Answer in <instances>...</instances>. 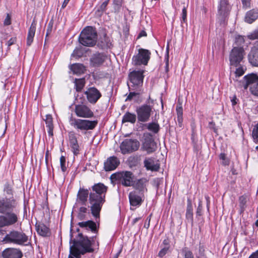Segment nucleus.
<instances>
[{"label": "nucleus", "instance_id": "338daca9", "mask_svg": "<svg viewBox=\"0 0 258 258\" xmlns=\"http://www.w3.org/2000/svg\"><path fill=\"white\" fill-rule=\"evenodd\" d=\"M16 42V38H12L7 42L8 46H10Z\"/></svg>", "mask_w": 258, "mask_h": 258}, {"label": "nucleus", "instance_id": "c85d7f7f", "mask_svg": "<svg viewBox=\"0 0 258 258\" xmlns=\"http://www.w3.org/2000/svg\"><path fill=\"white\" fill-rule=\"evenodd\" d=\"M78 225L81 228H85L87 230L89 229L94 233H97L98 231L96 223L91 220L79 222Z\"/></svg>", "mask_w": 258, "mask_h": 258}, {"label": "nucleus", "instance_id": "473e14b6", "mask_svg": "<svg viewBox=\"0 0 258 258\" xmlns=\"http://www.w3.org/2000/svg\"><path fill=\"white\" fill-rule=\"evenodd\" d=\"M128 87L129 90L131 91L127 96L126 100H131L134 97L140 95L142 93V88H139V90L137 87Z\"/></svg>", "mask_w": 258, "mask_h": 258}, {"label": "nucleus", "instance_id": "f8f14e48", "mask_svg": "<svg viewBox=\"0 0 258 258\" xmlns=\"http://www.w3.org/2000/svg\"><path fill=\"white\" fill-rule=\"evenodd\" d=\"M244 49L242 47H234L229 56L230 64L237 66L243 58Z\"/></svg>", "mask_w": 258, "mask_h": 258}, {"label": "nucleus", "instance_id": "e433bc0d", "mask_svg": "<svg viewBox=\"0 0 258 258\" xmlns=\"http://www.w3.org/2000/svg\"><path fill=\"white\" fill-rule=\"evenodd\" d=\"M74 83L76 91L77 92H80L85 85V80L84 78L76 79Z\"/></svg>", "mask_w": 258, "mask_h": 258}, {"label": "nucleus", "instance_id": "a878e982", "mask_svg": "<svg viewBox=\"0 0 258 258\" xmlns=\"http://www.w3.org/2000/svg\"><path fill=\"white\" fill-rule=\"evenodd\" d=\"M93 192H90V194H96L97 195L99 196H104V198H105L106 193L107 190V187L104 185L102 183H98L95 184L92 187Z\"/></svg>", "mask_w": 258, "mask_h": 258}, {"label": "nucleus", "instance_id": "ea45409f", "mask_svg": "<svg viewBox=\"0 0 258 258\" xmlns=\"http://www.w3.org/2000/svg\"><path fill=\"white\" fill-rule=\"evenodd\" d=\"M69 137L70 146L78 144L76 136L74 132L70 133Z\"/></svg>", "mask_w": 258, "mask_h": 258}, {"label": "nucleus", "instance_id": "6ab92c4d", "mask_svg": "<svg viewBox=\"0 0 258 258\" xmlns=\"http://www.w3.org/2000/svg\"><path fill=\"white\" fill-rule=\"evenodd\" d=\"M23 256L22 251L17 248H7L2 253L3 258H21Z\"/></svg>", "mask_w": 258, "mask_h": 258}, {"label": "nucleus", "instance_id": "2eb2a0df", "mask_svg": "<svg viewBox=\"0 0 258 258\" xmlns=\"http://www.w3.org/2000/svg\"><path fill=\"white\" fill-rule=\"evenodd\" d=\"M84 94L88 101L92 104H95L102 96L100 92L94 87L88 88Z\"/></svg>", "mask_w": 258, "mask_h": 258}, {"label": "nucleus", "instance_id": "1a4fd4ad", "mask_svg": "<svg viewBox=\"0 0 258 258\" xmlns=\"http://www.w3.org/2000/svg\"><path fill=\"white\" fill-rule=\"evenodd\" d=\"M151 52L149 50L140 48L138 53L132 58V63L134 66L147 65L150 59Z\"/></svg>", "mask_w": 258, "mask_h": 258}, {"label": "nucleus", "instance_id": "cd10ccee", "mask_svg": "<svg viewBox=\"0 0 258 258\" xmlns=\"http://www.w3.org/2000/svg\"><path fill=\"white\" fill-rule=\"evenodd\" d=\"M145 167L148 170L153 171H158L160 168L159 165L152 158L146 159L144 161Z\"/></svg>", "mask_w": 258, "mask_h": 258}, {"label": "nucleus", "instance_id": "c9c22d12", "mask_svg": "<svg viewBox=\"0 0 258 258\" xmlns=\"http://www.w3.org/2000/svg\"><path fill=\"white\" fill-rule=\"evenodd\" d=\"M186 218L189 220L191 222L193 221V213H192V207L191 202L189 201H188L186 214H185Z\"/></svg>", "mask_w": 258, "mask_h": 258}, {"label": "nucleus", "instance_id": "a211bd4d", "mask_svg": "<svg viewBox=\"0 0 258 258\" xmlns=\"http://www.w3.org/2000/svg\"><path fill=\"white\" fill-rule=\"evenodd\" d=\"M229 11L228 1H220L218 9V18L220 23L225 21Z\"/></svg>", "mask_w": 258, "mask_h": 258}, {"label": "nucleus", "instance_id": "58836bf2", "mask_svg": "<svg viewBox=\"0 0 258 258\" xmlns=\"http://www.w3.org/2000/svg\"><path fill=\"white\" fill-rule=\"evenodd\" d=\"M123 3V0H113V6L114 12L118 13L120 10Z\"/></svg>", "mask_w": 258, "mask_h": 258}, {"label": "nucleus", "instance_id": "ddd939ff", "mask_svg": "<svg viewBox=\"0 0 258 258\" xmlns=\"http://www.w3.org/2000/svg\"><path fill=\"white\" fill-rule=\"evenodd\" d=\"M16 201L11 198L0 199V213L5 214L12 211L16 207Z\"/></svg>", "mask_w": 258, "mask_h": 258}, {"label": "nucleus", "instance_id": "bb28decb", "mask_svg": "<svg viewBox=\"0 0 258 258\" xmlns=\"http://www.w3.org/2000/svg\"><path fill=\"white\" fill-rule=\"evenodd\" d=\"M244 79L245 82L244 85L245 89H246L248 87L250 88V86H253V85L258 82V76L253 74L245 76L244 77Z\"/></svg>", "mask_w": 258, "mask_h": 258}, {"label": "nucleus", "instance_id": "9b49d317", "mask_svg": "<svg viewBox=\"0 0 258 258\" xmlns=\"http://www.w3.org/2000/svg\"><path fill=\"white\" fill-rule=\"evenodd\" d=\"M136 112L138 120L141 122H146L150 117L152 112V107L149 105L143 104L137 108Z\"/></svg>", "mask_w": 258, "mask_h": 258}, {"label": "nucleus", "instance_id": "c03bdc74", "mask_svg": "<svg viewBox=\"0 0 258 258\" xmlns=\"http://www.w3.org/2000/svg\"><path fill=\"white\" fill-rule=\"evenodd\" d=\"M4 191L6 192V194L8 195H13V189L11 185L8 183H6L4 185Z\"/></svg>", "mask_w": 258, "mask_h": 258}, {"label": "nucleus", "instance_id": "49530a36", "mask_svg": "<svg viewBox=\"0 0 258 258\" xmlns=\"http://www.w3.org/2000/svg\"><path fill=\"white\" fill-rule=\"evenodd\" d=\"M83 55V52L80 48H76L72 54V56L74 57H80Z\"/></svg>", "mask_w": 258, "mask_h": 258}, {"label": "nucleus", "instance_id": "7c9ffc66", "mask_svg": "<svg viewBox=\"0 0 258 258\" xmlns=\"http://www.w3.org/2000/svg\"><path fill=\"white\" fill-rule=\"evenodd\" d=\"M36 229L38 234L46 237L50 235V231L48 227L42 223L36 224Z\"/></svg>", "mask_w": 258, "mask_h": 258}, {"label": "nucleus", "instance_id": "052dcab7", "mask_svg": "<svg viewBox=\"0 0 258 258\" xmlns=\"http://www.w3.org/2000/svg\"><path fill=\"white\" fill-rule=\"evenodd\" d=\"M244 74V71L241 67L237 68L235 71V74L236 76L240 77L243 75Z\"/></svg>", "mask_w": 258, "mask_h": 258}, {"label": "nucleus", "instance_id": "09e8293b", "mask_svg": "<svg viewBox=\"0 0 258 258\" xmlns=\"http://www.w3.org/2000/svg\"><path fill=\"white\" fill-rule=\"evenodd\" d=\"M60 164L62 171L64 172L67 170V167L66 166V158L64 156H61L60 157Z\"/></svg>", "mask_w": 258, "mask_h": 258}, {"label": "nucleus", "instance_id": "5fc2aeb1", "mask_svg": "<svg viewBox=\"0 0 258 258\" xmlns=\"http://www.w3.org/2000/svg\"><path fill=\"white\" fill-rule=\"evenodd\" d=\"M186 7H184L182 10V19L181 20V23H185L186 21Z\"/></svg>", "mask_w": 258, "mask_h": 258}, {"label": "nucleus", "instance_id": "6e6552de", "mask_svg": "<svg viewBox=\"0 0 258 258\" xmlns=\"http://www.w3.org/2000/svg\"><path fill=\"white\" fill-rule=\"evenodd\" d=\"M140 142L137 139H126L120 145L122 154H131L137 151L140 147Z\"/></svg>", "mask_w": 258, "mask_h": 258}, {"label": "nucleus", "instance_id": "f257e3e1", "mask_svg": "<svg viewBox=\"0 0 258 258\" xmlns=\"http://www.w3.org/2000/svg\"><path fill=\"white\" fill-rule=\"evenodd\" d=\"M73 233H71L70 243L73 244L70 246V254L68 258H81L82 255L94 251V249L92 247L94 242L93 237L91 240L87 236H84L82 233H78L75 238L73 239Z\"/></svg>", "mask_w": 258, "mask_h": 258}, {"label": "nucleus", "instance_id": "dca6fc26", "mask_svg": "<svg viewBox=\"0 0 258 258\" xmlns=\"http://www.w3.org/2000/svg\"><path fill=\"white\" fill-rule=\"evenodd\" d=\"M142 149L148 154H151L156 150L157 145L151 135L145 138Z\"/></svg>", "mask_w": 258, "mask_h": 258}, {"label": "nucleus", "instance_id": "3c124183", "mask_svg": "<svg viewBox=\"0 0 258 258\" xmlns=\"http://www.w3.org/2000/svg\"><path fill=\"white\" fill-rule=\"evenodd\" d=\"M109 0L104 1L98 8V11L103 12L106 10L107 6L109 3Z\"/></svg>", "mask_w": 258, "mask_h": 258}, {"label": "nucleus", "instance_id": "4be33fe9", "mask_svg": "<svg viewBox=\"0 0 258 258\" xmlns=\"http://www.w3.org/2000/svg\"><path fill=\"white\" fill-rule=\"evenodd\" d=\"M106 55L101 53H96L90 58V64L93 67L101 65L106 59Z\"/></svg>", "mask_w": 258, "mask_h": 258}, {"label": "nucleus", "instance_id": "4468645a", "mask_svg": "<svg viewBox=\"0 0 258 258\" xmlns=\"http://www.w3.org/2000/svg\"><path fill=\"white\" fill-rule=\"evenodd\" d=\"M75 112L79 117L91 118L94 116V113L90 108L86 105L83 104L75 105Z\"/></svg>", "mask_w": 258, "mask_h": 258}, {"label": "nucleus", "instance_id": "39448f33", "mask_svg": "<svg viewBox=\"0 0 258 258\" xmlns=\"http://www.w3.org/2000/svg\"><path fill=\"white\" fill-rule=\"evenodd\" d=\"M69 123L78 131H88L94 129L98 124V121L76 118L72 116L69 119Z\"/></svg>", "mask_w": 258, "mask_h": 258}, {"label": "nucleus", "instance_id": "0e129e2a", "mask_svg": "<svg viewBox=\"0 0 258 258\" xmlns=\"http://www.w3.org/2000/svg\"><path fill=\"white\" fill-rule=\"evenodd\" d=\"M177 120L178 124L179 126L181 127L182 126V121H183L182 116H177Z\"/></svg>", "mask_w": 258, "mask_h": 258}, {"label": "nucleus", "instance_id": "de8ad7c7", "mask_svg": "<svg viewBox=\"0 0 258 258\" xmlns=\"http://www.w3.org/2000/svg\"><path fill=\"white\" fill-rule=\"evenodd\" d=\"M239 206L241 209L244 208L246 203V198L244 196H242L239 198Z\"/></svg>", "mask_w": 258, "mask_h": 258}, {"label": "nucleus", "instance_id": "a19ab883", "mask_svg": "<svg viewBox=\"0 0 258 258\" xmlns=\"http://www.w3.org/2000/svg\"><path fill=\"white\" fill-rule=\"evenodd\" d=\"M182 252L184 258H194L192 252L187 247L183 248Z\"/></svg>", "mask_w": 258, "mask_h": 258}, {"label": "nucleus", "instance_id": "69168bd1", "mask_svg": "<svg viewBox=\"0 0 258 258\" xmlns=\"http://www.w3.org/2000/svg\"><path fill=\"white\" fill-rule=\"evenodd\" d=\"M248 258H258V249L252 253Z\"/></svg>", "mask_w": 258, "mask_h": 258}, {"label": "nucleus", "instance_id": "774afa93", "mask_svg": "<svg viewBox=\"0 0 258 258\" xmlns=\"http://www.w3.org/2000/svg\"><path fill=\"white\" fill-rule=\"evenodd\" d=\"M237 99L235 96H234L231 100L232 105L233 106L237 104Z\"/></svg>", "mask_w": 258, "mask_h": 258}, {"label": "nucleus", "instance_id": "5701e85b", "mask_svg": "<svg viewBox=\"0 0 258 258\" xmlns=\"http://www.w3.org/2000/svg\"><path fill=\"white\" fill-rule=\"evenodd\" d=\"M258 19V8H253L247 11L244 17V21L248 24H252Z\"/></svg>", "mask_w": 258, "mask_h": 258}, {"label": "nucleus", "instance_id": "4c0bfd02", "mask_svg": "<svg viewBox=\"0 0 258 258\" xmlns=\"http://www.w3.org/2000/svg\"><path fill=\"white\" fill-rule=\"evenodd\" d=\"M147 128L154 134L158 133L160 130V126L157 122H152L147 124Z\"/></svg>", "mask_w": 258, "mask_h": 258}, {"label": "nucleus", "instance_id": "423d86ee", "mask_svg": "<svg viewBox=\"0 0 258 258\" xmlns=\"http://www.w3.org/2000/svg\"><path fill=\"white\" fill-rule=\"evenodd\" d=\"M134 174L128 171L117 172L112 174L110 179L124 186H131L134 185Z\"/></svg>", "mask_w": 258, "mask_h": 258}, {"label": "nucleus", "instance_id": "b1692460", "mask_svg": "<svg viewBox=\"0 0 258 258\" xmlns=\"http://www.w3.org/2000/svg\"><path fill=\"white\" fill-rule=\"evenodd\" d=\"M89 194V190L87 189L80 187L77 196V202L82 205H85L87 201Z\"/></svg>", "mask_w": 258, "mask_h": 258}, {"label": "nucleus", "instance_id": "72a5a7b5", "mask_svg": "<svg viewBox=\"0 0 258 258\" xmlns=\"http://www.w3.org/2000/svg\"><path fill=\"white\" fill-rule=\"evenodd\" d=\"M71 70L76 74H81L84 73L86 71L85 67L81 63H75L71 66Z\"/></svg>", "mask_w": 258, "mask_h": 258}, {"label": "nucleus", "instance_id": "79ce46f5", "mask_svg": "<svg viewBox=\"0 0 258 258\" xmlns=\"http://www.w3.org/2000/svg\"><path fill=\"white\" fill-rule=\"evenodd\" d=\"M245 42L244 37L241 35H237L235 38V44L237 46L242 45Z\"/></svg>", "mask_w": 258, "mask_h": 258}, {"label": "nucleus", "instance_id": "6e6d98bb", "mask_svg": "<svg viewBox=\"0 0 258 258\" xmlns=\"http://www.w3.org/2000/svg\"><path fill=\"white\" fill-rule=\"evenodd\" d=\"M71 148V150L73 152L75 155H77L79 153V145H75L73 146H70Z\"/></svg>", "mask_w": 258, "mask_h": 258}, {"label": "nucleus", "instance_id": "e2e57ef3", "mask_svg": "<svg viewBox=\"0 0 258 258\" xmlns=\"http://www.w3.org/2000/svg\"><path fill=\"white\" fill-rule=\"evenodd\" d=\"M165 59H166V66H165L166 71V72H168V67H169V51H168V49H167V54H166Z\"/></svg>", "mask_w": 258, "mask_h": 258}, {"label": "nucleus", "instance_id": "13d9d810", "mask_svg": "<svg viewBox=\"0 0 258 258\" xmlns=\"http://www.w3.org/2000/svg\"><path fill=\"white\" fill-rule=\"evenodd\" d=\"M176 110L177 116H182V107L180 104L177 105Z\"/></svg>", "mask_w": 258, "mask_h": 258}, {"label": "nucleus", "instance_id": "603ef678", "mask_svg": "<svg viewBox=\"0 0 258 258\" xmlns=\"http://www.w3.org/2000/svg\"><path fill=\"white\" fill-rule=\"evenodd\" d=\"M247 37L250 40L258 39V29L248 35Z\"/></svg>", "mask_w": 258, "mask_h": 258}, {"label": "nucleus", "instance_id": "c756f323", "mask_svg": "<svg viewBox=\"0 0 258 258\" xmlns=\"http://www.w3.org/2000/svg\"><path fill=\"white\" fill-rule=\"evenodd\" d=\"M36 23L34 20L29 28L27 38V45L29 46L31 45L33 41V38L35 35L36 31Z\"/></svg>", "mask_w": 258, "mask_h": 258}, {"label": "nucleus", "instance_id": "864d4df0", "mask_svg": "<svg viewBox=\"0 0 258 258\" xmlns=\"http://www.w3.org/2000/svg\"><path fill=\"white\" fill-rule=\"evenodd\" d=\"M249 89L252 94L258 96V82L253 86H250Z\"/></svg>", "mask_w": 258, "mask_h": 258}, {"label": "nucleus", "instance_id": "a18cd8bd", "mask_svg": "<svg viewBox=\"0 0 258 258\" xmlns=\"http://www.w3.org/2000/svg\"><path fill=\"white\" fill-rule=\"evenodd\" d=\"M219 158L220 160H222V164L223 165H228L229 164V160L226 157L224 153H221Z\"/></svg>", "mask_w": 258, "mask_h": 258}, {"label": "nucleus", "instance_id": "8fccbe9b", "mask_svg": "<svg viewBox=\"0 0 258 258\" xmlns=\"http://www.w3.org/2000/svg\"><path fill=\"white\" fill-rule=\"evenodd\" d=\"M251 0H241L242 8L247 10L251 7Z\"/></svg>", "mask_w": 258, "mask_h": 258}, {"label": "nucleus", "instance_id": "680f3d73", "mask_svg": "<svg viewBox=\"0 0 258 258\" xmlns=\"http://www.w3.org/2000/svg\"><path fill=\"white\" fill-rule=\"evenodd\" d=\"M11 16L9 14H8L6 16V18H5L4 24L5 25L8 26V25H10L11 24Z\"/></svg>", "mask_w": 258, "mask_h": 258}, {"label": "nucleus", "instance_id": "4d7b16f0", "mask_svg": "<svg viewBox=\"0 0 258 258\" xmlns=\"http://www.w3.org/2000/svg\"><path fill=\"white\" fill-rule=\"evenodd\" d=\"M203 209V206H202V201L200 200L199 203V205L198 207V208L197 209L196 214L198 216H201L202 215V211Z\"/></svg>", "mask_w": 258, "mask_h": 258}, {"label": "nucleus", "instance_id": "0eeeda50", "mask_svg": "<svg viewBox=\"0 0 258 258\" xmlns=\"http://www.w3.org/2000/svg\"><path fill=\"white\" fill-rule=\"evenodd\" d=\"M145 71L144 70H134L128 74V78L129 82L127 84L128 87L142 88L143 80L144 78Z\"/></svg>", "mask_w": 258, "mask_h": 258}, {"label": "nucleus", "instance_id": "f704fd0d", "mask_svg": "<svg viewBox=\"0 0 258 258\" xmlns=\"http://www.w3.org/2000/svg\"><path fill=\"white\" fill-rule=\"evenodd\" d=\"M136 118L137 117L135 114L126 112L122 117V122L123 123L128 122L134 123L136 121Z\"/></svg>", "mask_w": 258, "mask_h": 258}, {"label": "nucleus", "instance_id": "2f4dec72", "mask_svg": "<svg viewBox=\"0 0 258 258\" xmlns=\"http://www.w3.org/2000/svg\"><path fill=\"white\" fill-rule=\"evenodd\" d=\"M46 127L48 128V135L50 137H52L53 136V119L52 117L50 114H47L45 116V119H44Z\"/></svg>", "mask_w": 258, "mask_h": 258}, {"label": "nucleus", "instance_id": "7ed1b4c3", "mask_svg": "<svg viewBox=\"0 0 258 258\" xmlns=\"http://www.w3.org/2000/svg\"><path fill=\"white\" fill-rule=\"evenodd\" d=\"M97 40V33L96 29L92 26L85 27L81 32L79 40L84 46L92 47Z\"/></svg>", "mask_w": 258, "mask_h": 258}, {"label": "nucleus", "instance_id": "37998d69", "mask_svg": "<svg viewBox=\"0 0 258 258\" xmlns=\"http://www.w3.org/2000/svg\"><path fill=\"white\" fill-rule=\"evenodd\" d=\"M252 136L254 143L258 144V123L255 125L252 130Z\"/></svg>", "mask_w": 258, "mask_h": 258}, {"label": "nucleus", "instance_id": "f03ea898", "mask_svg": "<svg viewBox=\"0 0 258 258\" xmlns=\"http://www.w3.org/2000/svg\"><path fill=\"white\" fill-rule=\"evenodd\" d=\"M2 242L20 245H29L30 244L28 236L25 233L15 230H11L7 234Z\"/></svg>", "mask_w": 258, "mask_h": 258}, {"label": "nucleus", "instance_id": "412c9836", "mask_svg": "<svg viewBox=\"0 0 258 258\" xmlns=\"http://www.w3.org/2000/svg\"><path fill=\"white\" fill-rule=\"evenodd\" d=\"M248 57L249 62L253 66L258 67V41L251 48Z\"/></svg>", "mask_w": 258, "mask_h": 258}, {"label": "nucleus", "instance_id": "393cba45", "mask_svg": "<svg viewBox=\"0 0 258 258\" xmlns=\"http://www.w3.org/2000/svg\"><path fill=\"white\" fill-rule=\"evenodd\" d=\"M146 184L147 180L146 179L142 178L138 180L134 185L135 190L133 191H138L139 193L144 195V194L147 191Z\"/></svg>", "mask_w": 258, "mask_h": 258}, {"label": "nucleus", "instance_id": "bf43d9fd", "mask_svg": "<svg viewBox=\"0 0 258 258\" xmlns=\"http://www.w3.org/2000/svg\"><path fill=\"white\" fill-rule=\"evenodd\" d=\"M168 250V247H164L159 252L158 256L160 257H162L167 253Z\"/></svg>", "mask_w": 258, "mask_h": 258}, {"label": "nucleus", "instance_id": "f3484780", "mask_svg": "<svg viewBox=\"0 0 258 258\" xmlns=\"http://www.w3.org/2000/svg\"><path fill=\"white\" fill-rule=\"evenodd\" d=\"M130 203L132 207H139L144 200V195L138 191H131L128 195Z\"/></svg>", "mask_w": 258, "mask_h": 258}, {"label": "nucleus", "instance_id": "20e7f679", "mask_svg": "<svg viewBox=\"0 0 258 258\" xmlns=\"http://www.w3.org/2000/svg\"><path fill=\"white\" fill-rule=\"evenodd\" d=\"M89 200L91 205V214L97 220L100 218V212L105 202V198L104 196H101L97 195L96 194H90Z\"/></svg>", "mask_w": 258, "mask_h": 258}, {"label": "nucleus", "instance_id": "9d476101", "mask_svg": "<svg viewBox=\"0 0 258 258\" xmlns=\"http://www.w3.org/2000/svg\"><path fill=\"white\" fill-rule=\"evenodd\" d=\"M5 215L0 216V228L15 224L18 221L16 212H7Z\"/></svg>", "mask_w": 258, "mask_h": 258}, {"label": "nucleus", "instance_id": "aec40b11", "mask_svg": "<svg viewBox=\"0 0 258 258\" xmlns=\"http://www.w3.org/2000/svg\"><path fill=\"white\" fill-rule=\"evenodd\" d=\"M120 161L115 156H111L104 162V169L106 171H112L115 169L119 165Z\"/></svg>", "mask_w": 258, "mask_h": 258}]
</instances>
